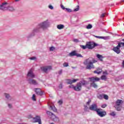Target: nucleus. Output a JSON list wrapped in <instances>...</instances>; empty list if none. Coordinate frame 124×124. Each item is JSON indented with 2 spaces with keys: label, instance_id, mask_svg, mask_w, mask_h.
<instances>
[{
  "label": "nucleus",
  "instance_id": "nucleus-1",
  "mask_svg": "<svg viewBox=\"0 0 124 124\" xmlns=\"http://www.w3.org/2000/svg\"><path fill=\"white\" fill-rule=\"evenodd\" d=\"M50 27V21L48 19L39 23L36 28L33 30L34 32H41V30L46 31Z\"/></svg>",
  "mask_w": 124,
  "mask_h": 124
},
{
  "label": "nucleus",
  "instance_id": "nucleus-2",
  "mask_svg": "<svg viewBox=\"0 0 124 124\" xmlns=\"http://www.w3.org/2000/svg\"><path fill=\"white\" fill-rule=\"evenodd\" d=\"M89 84L87 81L85 80H82L79 82H78L76 86L74 85H70L69 86V88L70 89H73L74 91H76V92H80L81 90H82V86H86Z\"/></svg>",
  "mask_w": 124,
  "mask_h": 124
},
{
  "label": "nucleus",
  "instance_id": "nucleus-3",
  "mask_svg": "<svg viewBox=\"0 0 124 124\" xmlns=\"http://www.w3.org/2000/svg\"><path fill=\"white\" fill-rule=\"evenodd\" d=\"M96 62V61H95L92 58H89L85 60L84 62V64L86 65V69L91 70L93 68H94L93 66V63Z\"/></svg>",
  "mask_w": 124,
  "mask_h": 124
},
{
  "label": "nucleus",
  "instance_id": "nucleus-4",
  "mask_svg": "<svg viewBox=\"0 0 124 124\" xmlns=\"http://www.w3.org/2000/svg\"><path fill=\"white\" fill-rule=\"evenodd\" d=\"M86 45L87 49H89V50H92V49H93L95 47L99 46V44L95 43L94 42H88L86 43Z\"/></svg>",
  "mask_w": 124,
  "mask_h": 124
},
{
  "label": "nucleus",
  "instance_id": "nucleus-5",
  "mask_svg": "<svg viewBox=\"0 0 124 124\" xmlns=\"http://www.w3.org/2000/svg\"><path fill=\"white\" fill-rule=\"evenodd\" d=\"M46 114L48 115V116H51V119L55 123H59L60 122V118L55 114H53V113L51 112V111H47Z\"/></svg>",
  "mask_w": 124,
  "mask_h": 124
},
{
  "label": "nucleus",
  "instance_id": "nucleus-6",
  "mask_svg": "<svg viewBox=\"0 0 124 124\" xmlns=\"http://www.w3.org/2000/svg\"><path fill=\"white\" fill-rule=\"evenodd\" d=\"M122 103H123V101H122V100H118L116 101V105L114 107L116 109L117 111H121L122 109Z\"/></svg>",
  "mask_w": 124,
  "mask_h": 124
},
{
  "label": "nucleus",
  "instance_id": "nucleus-7",
  "mask_svg": "<svg viewBox=\"0 0 124 124\" xmlns=\"http://www.w3.org/2000/svg\"><path fill=\"white\" fill-rule=\"evenodd\" d=\"M41 69L42 71H43L45 73H47L48 71L52 70V66H44L41 67Z\"/></svg>",
  "mask_w": 124,
  "mask_h": 124
},
{
  "label": "nucleus",
  "instance_id": "nucleus-8",
  "mask_svg": "<svg viewBox=\"0 0 124 124\" xmlns=\"http://www.w3.org/2000/svg\"><path fill=\"white\" fill-rule=\"evenodd\" d=\"M96 112L97 115H98V116H99V117H101V118L105 117V116H106V112L102 111V109L101 108L98 109Z\"/></svg>",
  "mask_w": 124,
  "mask_h": 124
},
{
  "label": "nucleus",
  "instance_id": "nucleus-9",
  "mask_svg": "<svg viewBox=\"0 0 124 124\" xmlns=\"http://www.w3.org/2000/svg\"><path fill=\"white\" fill-rule=\"evenodd\" d=\"M28 82L30 83V84H31V69H30L27 75V78H26Z\"/></svg>",
  "mask_w": 124,
  "mask_h": 124
},
{
  "label": "nucleus",
  "instance_id": "nucleus-10",
  "mask_svg": "<svg viewBox=\"0 0 124 124\" xmlns=\"http://www.w3.org/2000/svg\"><path fill=\"white\" fill-rule=\"evenodd\" d=\"M121 45H120V43H118V45L117 46H115L113 48V51L116 53V54H120L121 53Z\"/></svg>",
  "mask_w": 124,
  "mask_h": 124
},
{
  "label": "nucleus",
  "instance_id": "nucleus-11",
  "mask_svg": "<svg viewBox=\"0 0 124 124\" xmlns=\"http://www.w3.org/2000/svg\"><path fill=\"white\" fill-rule=\"evenodd\" d=\"M69 57H73L74 56H76L78 58H83V56L81 54L76 53V51H73L70 52L69 54Z\"/></svg>",
  "mask_w": 124,
  "mask_h": 124
},
{
  "label": "nucleus",
  "instance_id": "nucleus-12",
  "mask_svg": "<svg viewBox=\"0 0 124 124\" xmlns=\"http://www.w3.org/2000/svg\"><path fill=\"white\" fill-rule=\"evenodd\" d=\"M33 123H38L39 124H42L41 122V118L39 116H36L35 117L33 118Z\"/></svg>",
  "mask_w": 124,
  "mask_h": 124
},
{
  "label": "nucleus",
  "instance_id": "nucleus-13",
  "mask_svg": "<svg viewBox=\"0 0 124 124\" xmlns=\"http://www.w3.org/2000/svg\"><path fill=\"white\" fill-rule=\"evenodd\" d=\"M89 109L91 111H96V112H97V110L99 108H97V105L96 104H93L90 106Z\"/></svg>",
  "mask_w": 124,
  "mask_h": 124
},
{
  "label": "nucleus",
  "instance_id": "nucleus-14",
  "mask_svg": "<svg viewBox=\"0 0 124 124\" xmlns=\"http://www.w3.org/2000/svg\"><path fill=\"white\" fill-rule=\"evenodd\" d=\"M0 9L3 11H6L7 10V3H2V4H0Z\"/></svg>",
  "mask_w": 124,
  "mask_h": 124
},
{
  "label": "nucleus",
  "instance_id": "nucleus-15",
  "mask_svg": "<svg viewBox=\"0 0 124 124\" xmlns=\"http://www.w3.org/2000/svg\"><path fill=\"white\" fill-rule=\"evenodd\" d=\"M77 81H79V79H68L66 80V83L68 84H73V83H75L76 82H77Z\"/></svg>",
  "mask_w": 124,
  "mask_h": 124
},
{
  "label": "nucleus",
  "instance_id": "nucleus-16",
  "mask_svg": "<svg viewBox=\"0 0 124 124\" xmlns=\"http://www.w3.org/2000/svg\"><path fill=\"white\" fill-rule=\"evenodd\" d=\"M34 91L38 95H42V94H43V93L41 91V89L39 88H36Z\"/></svg>",
  "mask_w": 124,
  "mask_h": 124
},
{
  "label": "nucleus",
  "instance_id": "nucleus-17",
  "mask_svg": "<svg viewBox=\"0 0 124 124\" xmlns=\"http://www.w3.org/2000/svg\"><path fill=\"white\" fill-rule=\"evenodd\" d=\"M91 82H92V83H94V82H97V81H99L100 80V78H89Z\"/></svg>",
  "mask_w": 124,
  "mask_h": 124
},
{
  "label": "nucleus",
  "instance_id": "nucleus-18",
  "mask_svg": "<svg viewBox=\"0 0 124 124\" xmlns=\"http://www.w3.org/2000/svg\"><path fill=\"white\" fill-rule=\"evenodd\" d=\"M4 96L8 100H11L12 98H11V96H10V95L9 94L7 93H4Z\"/></svg>",
  "mask_w": 124,
  "mask_h": 124
},
{
  "label": "nucleus",
  "instance_id": "nucleus-19",
  "mask_svg": "<svg viewBox=\"0 0 124 124\" xmlns=\"http://www.w3.org/2000/svg\"><path fill=\"white\" fill-rule=\"evenodd\" d=\"M57 28L58 30H62L64 28V25L63 24H59L57 26Z\"/></svg>",
  "mask_w": 124,
  "mask_h": 124
},
{
  "label": "nucleus",
  "instance_id": "nucleus-20",
  "mask_svg": "<svg viewBox=\"0 0 124 124\" xmlns=\"http://www.w3.org/2000/svg\"><path fill=\"white\" fill-rule=\"evenodd\" d=\"M102 72V70L101 69L97 68L96 71H94V73L96 74H100Z\"/></svg>",
  "mask_w": 124,
  "mask_h": 124
},
{
  "label": "nucleus",
  "instance_id": "nucleus-21",
  "mask_svg": "<svg viewBox=\"0 0 124 124\" xmlns=\"http://www.w3.org/2000/svg\"><path fill=\"white\" fill-rule=\"evenodd\" d=\"M8 11H14L15 10V9L13 7L9 6L7 7V10Z\"/></svg>",
  "mask_w": 124,
  "mask_h": 124
},
{
  "label": "nucleus",
  "instance_id": "nucleus-22",
  "mask_svg": "<svg viewBox=\"0 0 124 124\" xmlns=\"http://www.w3.org/2000/svg\"><path fill=\"white\" fill-rule=\"evenodd\" d=\"M97 58H98V59H99V60L101 62H102V61L103 60V57H102V55H101L100 54H98V55H97Z\"/></svg>",
  "mask_w": 124,
  "mask_h": 124
},
{
  "label": "nucleus",
  "instance_id": "nucleus-23",
  "mask_svg": "<svg viewBox=\"0 0 124 124\" xmlns=\"http://www.w3.org/2000/svg\"><path fill=\"white\" fill-rule=\"evenodd\" d=\"M31 84H32V85H34L35 86H36V85H38V83H37L36 80H34V79L31 80Z\"/></svg>",
  "mask_w": 124,
  "mask_h": 124
},
{
  "label": "nucleus",
  "instance_id": "nucleus-24",
  "mask_svg": "<svg viewBox=\"0 0 124 124\" xmlns=\"http://www.w3.org/2000/svg\"><path fill=\"white\" fill-rule=\"evenodd\" d=\"M91 85L92 87H93V88H97V85H96V84H95L94 82H92L91 84Z\"/></svg>",
  "mask_w": 124,
  "mask_h": 124
},
{
  "label": "nucleus",
  "instance_id": "nucleus-25",
  "mask_svg": "<svg viewBox=\"0 0 124 124\" xmlns=\"http://www.w3.org/2000/svg\"><path fill=\"white\" fill-rule=\"evenodd\" d=\"M104 94H101L97 95V97L99 99H103Z\"/></svg>",
  "mask_w": 124,
  "mask_h": 124
},
{
  "label": "nucleus",
  "instance_id": "nucleus-26",
  "mask_svg": "<svg viewBox=\"0 0 124 124\" xmlns=\"http://www.w3.org/2000/svg\"><path fill=\"white\" fill-rule=\"evenodd\" d=\"M90 110V108H89V106L87 105H84V110L86 112Z\"/></svg>",
  "mask_w": 124,
  "mask_h": 124
},
{
  "label": "nucleus",
  "instance_id": "nucleus-27",
  "mask_svg": "<svg viewBox=\"0 0 124 124\" xmlns=\"http://www.w3.org/2000/svg\"><path fill=\"white\" fill-rule=\"evenodd\" d=\"M110 38L109 36H102L101 39H104V40H107V39H109Z\"/></svg>",
  "mask_w": 124,
  "mask_h": 124
},
{
  "label": "nucleus",
  "instance_id": "nucleus-28",
  "mask_svg": "<svg viewBox=\"0 0 124 124\" xmlns=\"http://www.w3.org/2000/svg\"><path fill=\"white\" fill-rule=\"evenodd\" d=\"M79 5L77 6V8H75L73 10L74 12H77V11H79Z\"/></svg>",
  "mask_w": 124,
  "mask_h": 124
},
{
  "label": "nucleus",
  "instance_id": "nucleus-29",
  "mask_svg": "<svg viewBox=\"0 0 124 124\" xmlns=\"http://www.w3.org/2000/svg\"><path fill=\"white\" fill-rule=\"evenodd\" d=\"M93 28V25H92V24H89L87 27H86V29H87V30H90L91 29H92Z\"/></svg>",
  "mask_w": 124,
  "mask_h": 124
},
{
  "label": "nucleus",
  "instance_id": "nucleus-30",
  "mask_svg": "<svg viewBox=\"0 0 124 124\" xmlns=\"http://www.w3.org/2000/svg\"><path fill=\"white\" fill-rule=\"evenodd\" d=\"M81 48H82V49H83V50H85L87 48H88V47L87 46V44L85 46H80Z\"/></svg>",
  "mask_w": 124,
  "mask_h": 124
},
{
  "label": "nucleus",
  "instance_id": "nucleus-31",
  "mask_svg": "<svg viewBox=\"0 0 124 124\" xmlns=\"http://www.w3.org/2000/svg\"><path fill=\"white\" fill-rule=\"evenodd\" d=\"M91 102H92V100L89 99L88 101L86 103V105L87 106H90V105L91 104Z\"/></svg>",
  "mask_w": 124,
  "mask_h": 124
},
{
  "label": "nucleus",
  "instance_id": "nucleus-32",
  "mask_svg": "<svg viewBox=\"0 0 124 124\" xmlns=\"http://www.w3.org/2000/svg\"><path fill=\"white\" fill-rule=\"evenodd\" d=\"M65 11H67V12L70 13V12H72V10H71L70 8H66Z\"/></svg>",
  "mask_w": 124,
  "mask_h": 124
},
{
  "label": "nucleus",
  "instance_id": "nucleus-33",
  "mask_svg": "<svg viewBox=\"0 0 124 124\" xmlns=\"http://www.w3.org/2000/svg\"><path fill=\"white\" fill-rule=\"evenodd\" d=\"M31 60L36 62V61H37V58H36V57L33 56L31 57Z\"/></svg>",
  "mask_w": 124,
  "mask_h": 124
},
{
  "label": "nucleus",
  "instance_id": "nucleus-34",
  "mask_svg": "<svg viewBox=\"0 0 124 124\" xmlns=\"http://www.w3.org/2000/svg\"><path fill=\"white\" fill-rule=\"evenodd\" d=\"M32 100L33 101H36V99L35 98V94H33L32 96Z\"/></svg>",
  "mask_w": 124,
  "mask_h": 124
},
{
  "label": "nucleus",
  "instance_id": "nucleus-35",
  "mask_svg": "<svg viewBox=\"0 0 124 124\" xmlns=\"http://www.w3.org/2000/svg\"><path fill=\"white\" fill-rule=\"evenodd\" d=\"M109 115H110V116H112V117H115V116H116V112L113 111L111 113H110Z\"/></svg>",
  "mask_w": 124,
  "mask_h": 124
},
{
  "label": "nucleus",
  "instance_id": "nucleus-36",
  "mask_svg": "<svg viewBox=\"0 0 124 124\" xmlns=\"http://www.w3.org/2000/svg\"><path fill=\"white\" fill-rule=\"evenodd\" d=\"M103 98L106 99V100H108V95L104 94Z\"/></svg>",
  "mask_w": 124,
  "mask_h": 124
},
{
  "label": "nucleus",
  "instance_id": "nucleus-37",
  "mask_svg": "<svg viewBox=\"0 0 124 124\" xmlns=\"http://www.w3.org/2000/svg\"><path fill=\"white\" fill-rule=\"evenodd\" d=\"M50 108H51V109L53 110L54 112H56L57 111V109L55 107L50 106Z\"/></svg>",
  "mask_w": 124,
  "mask_h": 124
},
{
  "label": "nucleus",
  "instance_id": "nucleus-38",
  "mask_svg": "<svg viewBox=\"0 0 124 124\" xmlns=\"http://www.w3.org/2000/svg\"><path fill=\"white\" fill-rule=\"evenodd\" d=\"M55 49H56V48H55V47L54 46H51L49 48V51H54V50Z\"/></svg>",
  "mask_w": 124,
  "mask_h": 124
},
{
  "label": "nucleus",
  "instance_id": "nucleus-39",
  "mask_svg": "<svg viewBox=\"0 0 124 124\" xmlns=\"http://www.w3.org/2000/svg\"><path fill=\"white\" fill-rule=\"evenodd\" d=\"M73 41H74V42H75L76 43H78V42H79V40L78 39H74L73 40Z\"/></svg>",
  "mask_w": 124,
  "mask_h": 124
},
{
  "label": "nucleus",
  "instance_id": "nucleus-40",
  "mask_svg": "<svg viewBox=\"0 0 124 124\" xmlns=\"http://www.w3.org/2000/svg\"><path fill=\"white\" fill-rule=\"evenodd\" d=\"M63 65L64 67H67V66H68V63L64 62L63 64Z\"/></svg>",
  "mask_w": 124,
  "mask_h": 124
},
{
  "label": "nucleus",
  "instance_id": "nucleus-41",
  "mask_svg": "<svg viewBox=\"0 0 124 124\" xmlns=\"http://www.w3.org/2000/svg\"><path fill=\"white\" fill-rule=\"evenodd\" d=\"M106 79H107L106 76H102L101 77L102 80H106Z\"/></svg>",
  "mask_w": 124,
  "mask_h": 124
},
{
  "label": "nucleus",
  "instance_id": "nucleus-42",
  "mask_svg": "<svg viewBox=\"0 0 124 124\" xmlns=\"http://www.w3.org/2000/svg\"><path fill=\"white\" fill-rule=\"evenodd\" d=\"M94 37H96V38H98L99 39H101L102 36H95L93 35Z\"/></svg>",
  "mask_w": 124,
  "mask_h": 124
},
{
  "label": "nucleus",
  "instance_id": "nucleus-43",
  "mask_svg": "<svg viewBox=\"0 0 124 124\" xmlns=\"http://www.w3.org/2000/svg\"><path fill=\"white\" fill-rule=\"evenodd\" d=\"M8 107L9 108H12V104H10V103H8Z\"/></svg>",
  "mask_w": 124,
  "mask_h": 124
},
{
  "label": "nucleus",
  "instance_id": "nucleus-44",
  "mask_svg": "<svg viewBox=\"0 0 124 124\" xmlns=\"http://www.w3.org/2000/svg\"><path fill=\"white\" fill-rule=\"evenodd\" d=\"M48 8H49V9H51V10L54 9V7H53V6L51 5L48 6Z\"/></svg>",
  "mask_w": 124,
  "mask_h": 124
},
{
  "label": "nucleus",
  "instance_id": "nucleus-45",
  "mask_svg": "<svg viewBox=\"0 0 124 124\" xmlns=\"http://www.w3.org/2000/svg\"><path fill=\"white\" fill-rule=\"evenodd\" d=\"M61 7L62 9H63V10H64V9H65L66 8L64 7V6H63V5L61 4Z\"/></svg>",
  "mask_w": 124,
  "mask_h": 124
},
{
  "label": "nucleus",
  "instance_id": "nucleus-46",
  "mask_svg": "<svg viewBox=\"0 0 124 124\" xmlns=\"http://www.w3.org/2000/svg\"><path fill=\"white\" fill-rule=\"evenodd\" d=\"M105 15H106V14L103 13L101 15V17L103 18L104 17H105Z\"/></svg>",
  "mask_w": 124,
  "mask_h": 124
},
{
  "label": "nucleus",
  "instance_id": "nucleus-47",
  "mask_svg": "<svg viewBox=\"0 0 124 124\" xmlns=\"http://www.w3.org/2000/svg\"><path fill=\"white\" fill-rule=\"evenodd\" d=\"M58 103H59V104H60V105H62V100H59L58 101Z\"/></svg>",
  "mask_w": 124,
  "mask_h": 124
},
{
  "label": "nucleus",
  "instance_id": "nucleus-48",
  "mask_svg": "<svg viewBox=\"0 0 124 124\" xmlns=\"http://www.w3.org/2000/svg\"><path fill=\"white\" fill-rule=\"evenodd\" d=\"M119 44L122 47V46H123V47H124V43H119Z\"/></svg>",
  "mask_w": 124,
  "mask_h": 124
},
{
  "label": "nucleus",
  "instance_id": "nucleus-49",
  "mask_svg": "<svg viewBox=\"0 0 124 124\" xmlns=\"http://www.w3.org/2000/svg\"><path fill=\"white\" fill-rule=\"evenodd\" d=\"M107 106V105L106 104H104L101 106V107H102V108H105Z\"/></svg>",
  "mask_w": 124,
  "mask_h": 124
},
{
  "label": "nucleus",
  "instance_id": "nucleus-50",
  "mask_svg": "<svg viewBox=\"0 0 124 124\" xmlns=\"http://www.w3.org/2000/svg\"><path fill=\"white\" fill-rule=\"evenodd\" d=\"M58 73H59V74L60 75H61V74H62V70H60V71H59Z\"/></svg>",
  "mask_w": 124,
  "mask_h": 124
},
{
  "label": "nucleus",
  "instance_id": "nucleus-51",
  "mask_svg": "<svg viewBox=\"0 0 124 124\" xmlns=\"http://www.w3.org/2000/svg\"><path fill=\"white\" fill-rule=\"evenodd\" d=\"M35 77V75H34L33 73H31V78H34Z\"/></svg>",
  "mask_w": 124,
  "mask_h": 124
},
{
  "label": "nucleus",
  "instance_id": "nucleus-52",
  "mask_svg": "<svg viewBox=\"0 0 124 124\" xmlns=\"http://www.w3.org/2000/svg\"><path fill=\"white\" fill-rule=\"evenodd\" d=\"M59 89H62V84H60Z\"/></svg>",
  "mask_w": 124,
  "mask_h": 124
},
{
  "label": "nucleus",
  "instance_id": "nucleus-53",
  "mask_svg": "<svg viewBox=\"0 0 124 124\" xmlns=\"http://www.w3.org/2000/svg\"><path fill=\"white\" fill-rule=\"evenodd\" d=\"M27 118L28 119H31V115H29L27 116Z\"/></svg>",
  "mask_w": 124,
  "mask_h": 124
},
{
  "label": "nucleus",
  "instance_id": "nucleus-54",
  "mask_svg": "<svg viewBox=\"0 0 124 124\" xmlns=\"http://www.w3.org/2000/svg\"><path fill=\"white\" fill-rule=\"evenodd\" d=\"M122 64H123V67H124V61H123V62L122 63Z\"/></svg>",
  "mask_w": 124,
  "mask_h": 124
},
{
  "label": "nucleus",
  "instance_id": "nucleus-55",
  "mask_svg": "<svg viewBox=\"0 0 124 124\" xmlns=\"http://www.w3.org/2000/svg\"><path fill=\"white\" fill-rule=\"evenodd\" d=\"M20 0H16V1H19Z\"/></svg>",
  "mask_w": 124,
  "mask_h": 124
},
{
  "label": "nucleus",
  "instance_id": "nucleus-56",
  "mask_svg": "<svg viewBox=\"0 0 124 124\" xmlns=\"http://www.w3.org/2000/svg\"><path fill=\"white\" fill-rule=\"evenodd\" d=\"M50 124H55L54 123H51Z\"/></svg>",
  "mask_w": 124,
  "mask_h": 124
},
{
  "label": "nucleus",
  "instance_id": "nucleus-57",
  "mask_svg": "<svg viewBox=\"0 0 124 124\" xmlns=\"http://www.w3.org/2000/svg\"><path fill=\"white\" fill-rule=\"evenodd\" d=\"M122 41H124V39H122Z\"/></svg>",
  "mask_w": 124,
  "mask_h": 124
},
{
  "label": "nucleus",
  "instance_id": "nucleus-58",
  "mask_svg": "<svg viewBox=\"0 0 124 124\" xmlns=\"http://www.w3.org/2000/svg\"><path fill=\"white\" fill-rule=\"evenodd\" d=\"M30 60H31V58H30Z\"/></svg>",
  "mask_w": 124,
  "mask_h": 124
},
{
  "label": "nucleus",
  "instance_id": "nucleus-59",
  "mask_svg": "<svg viewBox=\"0 0 124 124\" xmlns=\"http://www.w3.org/2000/svg\"><path fill=\"white\" fill-rule=\"evenodd\" d=\"M122 1H124V0H122Z\"/></svg>",
  "mask_w": 124,
  "mask_h": 124
}]
</instances>
